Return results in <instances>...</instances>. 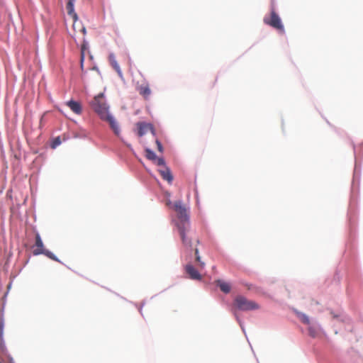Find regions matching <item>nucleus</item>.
Wrapping results in <instances>:
<instances>
[{
    "label": "nucleus",
    "instance_id": "obj_1",
    "mask_svg": "<svg viewBox=\"0 0 363 363\" xmlns=\"http://www.w3.org/2000/svg\"><path fill=\"white\" fill-rule=\"evenodd\" d=\"M172 208L176 213V226L179 230L182 241L184 245L191 247V239L186 236V233L190 229L189 211L182 201H174Z\"/></svg>",
    "mask_w": 363,
    "mask_h": 363
},
{
    "label": "nucleus",
    "instance_id": "obj_2",
    "mask_svg": "<svg viewBox=\"0 0 363 363\" xmlns=\"http://www.w3.org/2000/svg\"><path fill=\"white\" fill-rule=\"evenodd\" d=\"M90 105L100 118H105L109 113L108 106L106 104L104 93L101 92L96 96L91 101Z\"/></svg>",
    "mask_w": 363,
    "mask_h": 363
},
{
    "label": "nucleus",
    "instance_id": "obj_3",
    "mask_svg": "<svg viewBox=\"0 0 363 363\" xmlns=\"http://www.w3.org/2000/svg\"><path fill=\"white\" fill-rule=\"evenodd\" d=\"M263 21L265 24L272 26V28L279 30L280 33L284 32V28L281 23V18L275 12L274 8H272L270 15L269 16H264Z\"/></svg>",
    "mask_w": 363,
    "mask_h": 363
},
{
    "label": "nucleus",
    "instance_id": "obj_4",
    "mask_svg": "<svg viewBox=\"0 0 363 363\" xmlns=\"http://www.w3.org/2000/svg\"><path fill=\"white\" fill-rule=\"evenodd\" d=\"M235 306L240 311H251L259 308V305L242 296H238L234 301Z\"/></svg>",
    "mask_w": 363,
    "mask_h": 363
},
{
    "label": "nucleus",
    "instance_id": "obj_5",
    "mask_svg": "<svg viewBox=\"0 0 363 363\" xmlns=\"http://www.w3.org/2000/svg\"><path fill=\"white\" fill-rule=\"evenodd\" d=\"M35 249L33 250V255H38L43 254L54 261L60 262L52 252L44 248L43 242L38 233H36L35 234Z\"/></svg>",
    "mask_w": 363,
    "mask_h": 363
},
{
    "label": "nucleus",
    "instance_id": "obj_6",
    "mask_svg": "<svg viewBox=\"0 0 363 363\" xmlns=\"http://www.w3.org/2000/svg\"><path fill=\"white\" fill-rule=\"evenodd\" d=\"M103 121H107L111 127V128L113 130L114 133L118 136L120 134V128L118 122L110 114H107L105 118H101Z\"/></svg>",
    "mask_w": 363,
    "mask_h": 363
},
{
    "label": "nucleus",
    "instance_id": "obj_7",
    "mask_svg": "<svg viewBox=\"0 0 363 363\" xmlns=\"http://www.w3.org/2000/svg\"><path fill=\"white\" fill-rule=\"evenodd\" d=\"M185 271L189 275V277L191 279L201 280L202 278L199 271L191 264H186Z\"/></svg>",
    "mask_w": 363,
    "mask_h": 363
},
{
    "label": "nucleus",
    "instance_id": "obj_8",
    "mask_svg": "<svg viewBox=\"0 0 363 363\" xmlns=\"http://www.w3.org/2000/svg\"><path fill=\"white\" fill-rule=\"evenodd\" d=\"M108 62L113 69L117 72L118 75L123 78V72L121 69V67L116 59V56L113 53H110L108 55Z\"/></svg>",
    "mask_w": 363,
    "mask_h": 363
},
{
    "label": "nucleus",
    "instance_id": "obj_9",
    "mask_svg": "<svg viewBox=\"0 0 363 363\" xmlns=\"http://www.w3.org/2000/svg\"><path fill=\"white\" fill-rule=\"evenodd\" d=\"M65 104L76 114H80L82 111V108L80 102L69 100Z\"/></svg>",
    "mask_w": 363,
    "mask_h": 363
},
{
    "label": "nucleus",
    "instance_id": "obj_10",
    "mask_svg": "<svg viewBox=\"0 0 363 363\" xmlns=\"http://www.w3.org/2000/svg\"><path fill=\"white\" fill-rule=\"evenodd\" d=\"M75 0H68V2L66 6V9L68 15H69L74 20L76 21L77 20V14L74 12V2Z\"/></svg>",
    "mask_w": 363,
    "mask_h": 363
},
{
    "label": "nucleus",
    "instance_id": "obj_11",
    "mask_svg": "<svg viewBox=\"0 0 363 363\" xmlns=\"http://www.w3.org/2000/svg\"><path fill=\"white\" fill-rule=\"evenodd\" d=\"M215 283L223 293L228 294L230 291L231 286L229 283L221 279L216 280Z\"/></svg>",
    "mask_w": 363,
    "mask_h": 363
},
{
    "label": "nucleus",
    "instance_id": "obj_12",
    "mask_svg": "<svg viewBox=\"0 0 363 363\" xmlns=\"http://www.w3.org/2000/svg\"><path fill=\"white\" fill-rule=\"evenodd\" d=\"M138 134L140 137L146 134L148 130L152 131V128L149 124H146L144 123H138Z\"/></svg>",
    "mask_w": 363,
    "mask_h": 363
},
{
    "label": "nucleus",
    "instance_id": "obj_13",
    "mask_svg": "<svg viewBox=\"0 0 363 363\" xmlns=\"http://www.w3.org/2000/svg\"><path fill=\"white\" fill-rule=\"evenodd\" d=\"M160 175L162 177L167 180L169 183H171L173 180V177L171 174L170 170L167 167H164V169L159 170Z\"/></svg>",
    "mask_w": 363,
    "mask_h": 363
},
{
    "label": "nucleus",
    "instance_id": "obj_14",
    "mask_svg": "<svg viewBox=\"0 0 363 363\" xmlns=\"http://www.w3.org/2000/svg\"><path fill=\"white\" fill-rule=\"evenodd\" d=\"M296 314H297L298 318L300 319V320L303 323L308 325H310V323H311L310 319L307 315H306L305 313H301V312H297Z\"/></svg>",
    "mask_w": 363,
    "mask_h": 363
},
{
    "label": "nucleus",
    "instance_id": "obj_15",
    "mask_svg": "<svg viewBox=\"0 0 363 363\" xmlns=\"http://www.w3.org/2000/svg\"><path fill=\"white\" fill-rule=\"evenodd\" d=\"M145 152H146V157L148 160L154 162L157 159V157L153 151L150 150V149H147Z\"/></svg>",
    "mask_w": 363,
    "mask_h": 363
},
{
    "label": "nucleus",
    "instance_id": "obj_16",
    "mask_svg": "<svg viewBox=\"0 0 363 363\" xmlns=\"http://www.w3.org/2000/svg\"><path fill=\"white\" fill-rule=\"evenodd\" d=\"M308 333L309 335L311 336L312 337H315L317 335V331L315 328L312 326L308 327Z\"/></svg>",
    "mask_w": 363,
    "mask_h": 363
},
{
    "label": "nucleus",
    "instance_id": "obj_17",
    "mask_svg": "<svg viewBox=\"0 0 363 363\" xmlns=\"http://www.w3.org/2000/svg\"><path fill=\"white\" fill-rule=\"evenodd\" d=\"M154 162L158 166H163L165 167V162L163 158L157 157V159L154 161Z\"/></svg>",
    "mask_w": 363,
    "mask_h": 363
},
{
    "label": "nucleus",
    "instance_id": "obj_18",
    "mask_svg": "<svg viewBox=\"0 0 363 363\" xmlns=\"http://www.w3.org/2000/svg\"><path fill=\"white\" fill-rule=\"evenodd\" d=\"M61 143V140L59 137L56 138L52 143V147L55 148L57 145H59Z\"/></svg>",
    "mask_w": 363,
    "mask_h": 363
},
{
    "label": "nucleus",
    "instance_id": "obj_19",
    "mask_svg": "<svg viewBox=\"0 0 363 363\" xmlns=\"http://www.w3.org/2000/svg\"><path fill=\"white\" fill-rule=\"evenodd\" d=\"M196 260L199 262V267H200L201 269H203V268H204V267H205V263L201 261V257H200V256H199V255H197V256L196 257Z\"/></svg>",
    "mask_w": 363,
    "mask_h": 363
},
{
    "label": "nucleus",
    "instance_id": "obj_20",
    "mask_svg": "<svg viewBox=\"0 0 363 363\" xmlns=\"http://www.w3.org/2000/svg\"><path fill=\"white\" fill-rule=\"evenodd\" d=\"M156 144H157L158 150L160 152H162V150H163L162 145L158 140H156Z\"/></svg>",
    "mask_w": 363,
    "mask_h": 363
},
{
    "label": "nucleus",
    "instance_id": "obj_21",
    "mask_svg": "<svg viewBox=\"0 0 363 363\" xmlns=\"http://www.w3.org/2000/svg\"><path fill=\"white\" fill-rule=\"evenodd\" d=\"M195 255H196V257L197 255H199V250H198L197 248L195 250Z\"/></svg>",
    "mask_w": 363,
    "mask_h": 363
},
{
    "label": "nucleus",
    "instance_id": "obj_22",
    "mask_svg": "<svg viewBox=\"0 0 363 363\" xmlns=\"http://www.w3.org/2000/svg\"><path fill=\"white\" fill-rule=\"evenodd\" d=\"M143 91H149V89L146 87V88L144 89Z\"/></svg>",
    "mask_w": 363,
    "mask_h": 363
},
{
    "label": "nucleus",
    "instance_id": "obj_23",
    "mask_svg": "<svg viewBox=\"0 0 363 363\" xmlns=\"http://www.w3.org/2000/svg\"><path fill=\"white\" fill-rule=\"evenodd\" d=\"M82 30L83 31V33H85V28H83L82 29Z\"/></svg>",
    "mask_w": 363,
    "mask_h": 363
},
{
    "label": "nucleus",
    "instance_id": "obj_24",
    "mask_svg": "<svg viewBox=\"0 0 363 363\" xmlns=\"http://www.w3.org/2000/svg\"><path fill=\"white\" fill-rule=\"evenodd\" d=\"M149 93H150V92H146V91H144V92H143V94H147V95Z\"/></svg>",
    "mask_w": 363,
    "mask_h": 363
}]
</instances>
